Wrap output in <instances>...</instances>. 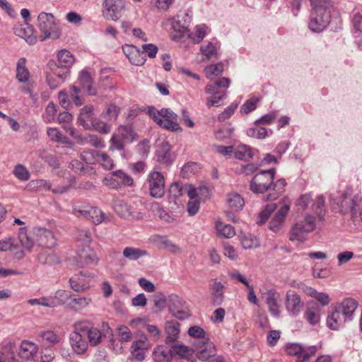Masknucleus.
Returning <instances> with one entry per match:
<instances>
[{"instance_id": "49530a36", "label": "nucleus", "mask_w": 362, "mask_h": 362, "mask_svg": "<svg viewBox=\"0 0 362 362\" xmlns=\"http://www.w3.org/2000/svg\"><path fill=\"white\" fill-rule=\"evenodd\" d=\"M216 229L218 235L226 238H230L235 235V228L230 224H225L222 222H217Z\"/></svg>"}, {"instance_id": "ea45409f", "label": "nucleus", "mask_w": 362, "mask_h": 362, "mask_svg": "<svg viewBox=\"0 0 362 362\" xmlns=\"http://www.w3.org/2000/svg\"><path fill=\"white\" fill-rule=\"evenodd\" d=\"M286 185V182L284 179H279L275 182H273L270 193L267 196L268 200L276 199L284 191V187Z\"/></svg>"}, {"instance_id": "4468645a", "label": "nucleus", "mask_w": 362, "mask_h": 362, "mask_svg": "<svg viewBox=\"0 0 362 362\" xmlns=\"http://www.w3.org/2000/svg\"><path fill=\"white\" fill-rule=\"evenodd\" d=\"M289 209L290 203L284 201L269 223V228L272 231L276 233L280 230Z\"/></svg>"}, {"instance_id": "774afa93", "label": "nucleus", "mask_w": 362, "mask_h": 362, "mask_svg": "<svg viewBox=\"0 0 362 362\" xmlns=\"http://www.w3.org/2000/svg\"><path fill=\"white\" fill-rule=\"evenodd\" d=\"M40 354L37 353L36 358H34V362H51L54 358V353L50 349H45Z\"/></svg>"}, {"instance_id": "338daca9", "label": "nucleus", "mask_w": 362, "mask_h": 362, "mask_svg": "<svg viewBox=\"0 0 362 362\" xmlns=\"http://www.w3.org/2000/svg\"><path fill=\"white\" fill-rule=\"evenodd\" d=\"M98 163L106 170H111L114 167L113 160L106 153H98Z\"/></svg>"}, {"instance_id": "4d7b16f0", "label": "nucleus", "mask_w": 362, "mask_h": 362, "mask_svg": "<svg viewBox=\"0 0 362 362\" xmlns=\"http://www.w3.org/2000/svg\"><path fill=\"white\" fill-rule=\"evenodd\" d=\"M172 28L175 33L171 36L174 40L180 39L187 32V28L185 25H180V21L175 19H173L172 22Z\"/></svg>"}, {"instance_id": "20e7f679", "label": "nucleus", "mask_w": 362, "mask_h": 362, "mask_svg": "<svg viewBox=\"0 0 362 362\" xmlns=\"http://www.w3.org/2000/svg\"><path fill=\"white\" fill-rule=\"evenodd\" d=\"M147 112L149 117L160 127L172 132L182 130V128L177 122V115L170 109L163 108L158 110L151 106L148 107Z\"/></svg>"}, {"instance_id": "f704fd0d", "label": "nucleus", "mask_w": 362, "mask_h": 362, "mask_svg": "<svg viewBox=\"0 0 362 362\" xmlns=\"http://www.w3.org/2000/svg\"><path fill=\"white\" fill-rule=\"evenodd\" d=\"M223 289L224 285L221 282L214 281L213 286L211 287L212 301L214 305H220L223 302Z\"/></svg>"}, {"instance_id": "4c0bfd02", "label": "nucleus", "mask_w": 362, "mask_h": 362, "mask_svg": "<svg viewBox=\"0 0 362 362\" xmlns=\"http://www.w3.org/2000/svg\"><path fill=\"white\" fill-rule=\"evenodd\" d=\"M26 59L21 58L16 66V78L19 82L25 83L28 81L30 72L25 66Z\"/></svg>"}, {"instance_id": "cd10ccee", "label": "nucleus", "mask_w": 362, "mask_h": 362, "mask_svg": "<svg viewBox=\"0 0 362 362\" xmlns=\"http://www.w3.org/2000/svg\"><path fill=\"white\" fill-rule=\"evenodd\" d=\"M206 93L211 95L206 100V105L208 107H219L221 105V102L227 97L226 90L213 89L211 93Z\"/></svg>"}, {"instance_id": "0eeeda50", "label": "nucleus", "mask_w": 362, "mask_h": 362, "mask_svg": "<svg viewBox=\"0 0 362 362\" xmlns=\"http://www.w3.org/2000/svg\"><path fill=\"white\" fill-rule=\"evenodd\" d=\"M149 194L152 197L161 198L165 194V180L158 171H151L146 179Z\"/></svg>"}, {"instance_id": "bb28decb", "label": "nucleus", "mask_w": 362, "mask_h": 362, "mask_svg": "<svg viewBox=\"0 0 362 362\" xmlns=\"http://www.w3.org/2000/svg\"><path fill=\"white\" fill-rule=\"evenodd\" d=\"M172 350L163 345L156 347L153 351V358L155 362H171Z\"/></svg>"}, {"instance_id": "a19ab883", "label": "nucleus", "mask_w": 362, "mask_h": 362, "mask_svg": "<svg viewBox=\"0 0 362 362\" xmlns=\"http://www.w3.org/2000/svg\"><path fill=\"white\" fill-rule=\"evenodd\" d=\"M74 63V57L71 52L66 49H62L57 53V63L60 66L70 68Z\"/></svg>"}, {"instance_id": "6ab92c4d", "label": "nucleus", "mask_w": 362, "mask_h": 362, "mask_svg": "<svg viewBox=\"0 0 362 362\" xmlns=\"http://www.w3.org/2000/svg\"><path fill=\"white\" fill-rule=\"evenodd\" d=\"M74 182L75 177H71L69 185L58 186L52 189H51L50 183L47 182L44 180H32L30 182V185L33 187H45L47 189H51V191L54 194H64L70 189V187L74 185Z\"/></svg>"}, {"instance_id": "09e8293b", "label": "nucleus", "mask_w": 362, "mask_h": 362, "mask_svg": "<svg viewBox=\"0 0 362 362\" xmlns=\"http://www.w3.org/2000/svg\"><path fill=\"white\" fill-rule=\"evenodd\" d=\"M105 214L98 208L88 207V218L95 225H98L105 221Z\"/></svg>"}, {"instance_id": "37998d69", "label": "nucleus", "mask_w": 362, "mask_h": 362, "mask_svg": "<svg viewBox=\"0 0 362 362\" xmlns=\"http://www.w3.org/2000/svg\"><path fill=\"white\" fill-rule=\"evenodd\" d=\"M112 175L117 177L119 188L122 186L132 187L134 185V180L131 175L122 170L112 171Z\"/></svg>"}, {"instance_id": "c9c22d12", "label": "nucleus", "mask_w": 362, "mask_h": 362, "mask_svg": "<svg viewBox=\"0 0 362 362\" xmlns=\"http://www.w3.org/2000/svg\"><path fill=\"white\" fill-rule=\"evenodd\" d=\"M16 347L13 344H8L0 351V362H19L16 358Z\"/></svg>"}, {"instance_id": "5fc2aeb1", "label": "nucleus", "mask_w": 362, "mask_h": 362, "mask_svg": "<svg viewBox=\"0 0 362 362\" xmlns=\"http://www.w3.org/2000/svg\"><path fill=\"white\" fill-rule=\"evenodd\" d=\"M69 284L71 288L76 292L86 291L89 285L83 282L82 279L78 276H73L69 279Z\"/></svg>"}, {"instance_id": "0e129e2a", "label": "nucleus", "mask_w": 362, "mask_h": 362, "mask_svg": "<svg viewBox=\"0 0 362 362\" xmlns=\"http://www.w3.org/2000/svg\"><path fill=\"white\" fill-rule=\"evenodd\" d=\"M14 175L20 180L26 181L30 178V173L26 168L21 165L18 164L14 167L13 170Z\"/></svg>"}, {"instance_id": "ddd939ff", "label": "nucleus", "mask_w": 362, "mask_h": 362, "mask_svg": "<svg viewBox=\"0 0 362 362\" xmlns=\"http://www.w3.org/2000/svg\"><path fill=\"white\" fill-rule=\"evenodd\" d=\"M102 328L103 330L101 331L93 326L86 334L88 339V342L91 346H96L100 344L105 334H112V329L107 322H103Z\"/></svg>"}, {"instance_id": "2eb2a0df", "label": "nucleus", "mask_w": 362, "mask_h": 362, "mask_svg": "<svg viewBox=\"0 0 362 362\" xmlns=\"http://www.w3.org/2000/svg\"><path fill=\"white\" fill-rule=\"evenodd\" d=\"M36 341L43 349H50L61 341V337L52 330H45L37 334Z\"/></svg>"}, {"instance_id": "8fccbe9b", "label": "nucleus", "mask_w": 362, "mask_h": 362, "mask_svg": "<svg viewBox=\"0 0 362 362\" xmlns=\"http://www.w3.org/2000/svg\"><path fill=\"white\" fill-rule=\"evenodd\" d=\"M230 81L228 78L223 77L214 83H209L205 87L206 93H211L213 89L226 90L230 86Z\"/></svg>"}, {"instance_id": "aec40b11", "label": "nucleus", "mask_w": 362, "mask_h": 362, "mask_svg": "<svg viewBox=\"0 0 362 362\" xmlns=\"http://www.w3.org/2000/svg\"><path fill=\"white\" fill-rule=\"evenodd\" d=\"M14 33L17 36L23 38L29 45H35L37 42V37L34 35V28L28 23L25 26L16 27Z\"/></svg>"}, {"instance_id": "a211bd4d", "label": "nucleus", "mask_w": 362, "mask_h": 362, "mask_svg": "<svg viewBox=\"0 0 362 362\" xmlns=\"http://www.w3.org/2000/svg\"><path fill=\"white\" fill-rule=\"evenodd\" d=\"M69 341L73 351L78 355L83 354L88 350L89 344L85 335L71 333Z\"/></svg>"}, {"instance_id": "13d9d810", "label": "nucleus", "mask_w": 362, "mask_h": 362, "mask_svg": "<svg viewBox=\"0 0 362 362\" xmlns=\"http://www.w3.org/2000/svg\"><path fill=\"white\" fill-rule=\"evenodd\" d=\"M47 134L52 141L62 144H66L67 142V138L64 136L57 128H47Z\"/></svg>"}, {"instance_id": "4be33fe9", "label": "nucleus", "mask_w": 362, "mask_h": 362, "mask_svg": "<svg viewBox=\"0 0 362 362\" xmlns=\"http://www.w3.org/2000/svg\"><path fill=\"white\" fill-rule=\"evenodd\" d=\"M188 334L190 337L194 338L192 342L194 346L197 345L203 346L209 340V336L206 334V332L199 326H192L189 327Z\"/></svg>"}, {"instance_id": "de8ad7c7", "label": "nucleus", "mask_w": 362, "mask_h": 362, "mask_svg": "<svg viewBox=\"0 0 362 362\" xmlns=\"http://www.w3.org/2000/svg\"><path fill=\"white\" fill-rule=\"evenodd\" d=\"M146 254L147 252L146 250L132 247H127L123 250L124 257L132 261H136L140 257L146 255Z\"/></svg>"}, {"instance_id": "7c9ffc66", "label": "nucleus", "mask_w": 362, "mask_h": 362, "mask_svg": "<svg viewBox=\"0 0 362 362\" xmlns=\"http://www.w3.org/2000/svg\"><path fill=\"white\" fill-rule=\"evenodd\" d=\"M118 134L124 140L129 142H134L139 138L134 127L132 124L119 125L117 129Z\"/></svg>"}, {"instance_id": "052dcab7", "label": "nucleus", "mask_w": 362, "mask_h": 362, "mask_svg": "<svg viewBox=\"0 0 362 362\" xmlns=\"http://www.w3.org/2000/svg\"><path fill=\"white\" fill-rule=\"evenodd\" d=\"M52 70L54 75L56 76L61 82H64L69 76V69L64 66H60L57 63L52 68Z\"/></svg>"}, {"instance_id": "9b49d317", "label": "nucleus", "mask_w": 362, "mask_h": 362, "mask_svg": "<svg viewBox=\"0 0 362 362\" xmlns=\"http://www.w3.org/2000/svg\"><path fill=\"white\" fill-rule=\"evenodd\" d=\"M303 302L300 296L294 291L289 290L285 297V307L288 313L293 316H297L303 308Z\"/></svg>"}, {"instance_id": "c03bdc74", "label": "nucleus", "mask_w": 362, "mask_h": 362, "mask_svg": "<svg viewBox=\"0 0 362 362\" xmlns=\"http://www.w3.org/2000/svg\"><path fill=\"white\" fill-rule=\"evenodd\" d=\"M233 153L235 158L241 160H247L253 156L251 148L244 144L237 146Z\"/></svg>"}, {"instance_id": "423d86ee", "label": "nucleus", "mask_w": 362, "mask_h": 362, "mask_svg": "<svg viewBox=\"0 0 362 362\" xmlns=\"http://www.w3.org/2000/svg\"><path fill=\"white\" fill-rule=\"evenodd\" d=\"M275 174V168L261 170L256 173L250 181V190L255 194H263L267 191H270Z\"/></svg>"}, {"instance_id": "c85d7f7f", "label": "nucleus", "mask_w": 362, "mask_h": 362, "mask_svg": "<svg viewBox=\"0 0 362 362\" xmlns=\"http://www.w3.org/2000/svg\"><path fill=\"white\" fill-rule=\"evenodd\" d=\"M348 319L339 310L335 308L334 311L327 317V325L333 330L339 329Z\"/></svg>"}, {"instance_id": "1a4fd4ad", "label": "nucleus", "mask_w": 362, "mask_h": 362, "mask_svg": "<svg viewBox=\"0 0 362 362\" xmlns=\"http://www.w3.org/2000/svg\"><path fill=\"white\" fill-rule=\"evenodd\" d=\"M170 313L179 320L187 319L189 315V310L186 303L175 294H171L168 298Z\"/></svg>"}, {"instance_id": "603ef678", "label": "nucleus", "mask_w": 362, "mask_h": 362, "mask_svg": "<svg viewBox=\"0 0 362 362\" xmlns=\"http://www.w3.org/2000/svg\"><path fill=\"white\" fill-rule=\"evenodd\" d=\"M172 354L173 353L183 358H189L192 355V349L182 344H175L171 346Z\"/></svg>"}, {"instance_id": "f257e3e1", "label": "nucleus", "mask_w": 362, "mask_h": 362, "mask_svg": "<svg viewBox=\"0 0 362 362\" xmlns=\"http://www.w3.org/2000/svg\"><path fill=\"white\" fill-rule=\"evenodd\" d=\"M35 240L31 237L25 226L19 228L18 238L21 246L27 251L30 252L35 242L39 245L52 248L56 245V238L52 230L42 227H35L33 229Z\"/></svg>"}, {"instance_id": "6e6d98bb", "label": "nucleus", "mask_w": 362, "mask_h": 362, "mask_svg": "<svg viewBox=\"0 0 362 362\" xmlns=\"http://www.w3.org/2000/svg\"><path fill=\"white\" fill-rule=\"evenodd\" d=\"M92 327L91 322L88 320L78 321L74 324V331L71 333L86 335Z\"/></svg>"}, {"instance_id": "3c124183", "label": "nucleus", "mask_w": 362, "mask_h": 362, "mask_svg": "<svg viewBox=\"0 0 362 362\" xmlns=\"http://www.w3.org/2000/svg\"><path fill=\"white\" fill-rule=\"evenodd\" d=\"M91 129H94L100 134H106L111 131V125L99 119L95 118L92 120Z\"/></svg>"}, {"instance_id": "69168bd1", "label": "nucleus", "mask_w": 362, "mask_h": 362, "mask_svg": "<svg viewBox=\"0 0 362 362\" xmlns=\"http://www.w3.org/2000/svg\"><path fill=\"white\" fill-rule=\"evenodd\" d=\"M223 71V64L218 63L211 64L205 68L206 76L209 78H211L214 76H218Z\"/></svg>"}, {"instance_id": "f03ea898", "label": "nucleus", "mask_w": 362, "mask_h": 362, "mask_svg": "<svg viewBox=\"0 0 362 362\" xmlns=\"http://www.w3.org/2000/svg\"><path fill=\"white\" fill-rule=\"evenodd\" d=\"M312 11L308 27L314 33H320L329 25L332 5L330 0H310Z\"/></svg>"}, {"instance_id": "a878e982", "label": "nucleus", "mask_w": 362, "mask_h": 362, "mask_svg": "<svg viewBox=\"0 0 362 362\" xmlns=\"http://www.w3.org/2000/svg\"><path fill=\"white\" fill-rule=\"evenodd\" d=\"M357 308V303L353 298H346L342 303L336 307L340 313L346 317L348 320H352V315Z\"/></svg>"}, {"instance_id": "39448f33", "label": "nucleus", "mask_w": 362, "mask_h": 362, "mask_svg": "<svg viewBox=\"0 0 362 362\" xmlns=\"http://www.w3.org/2000/svg\"><path fill=\"white\" fill-rule=\"evenodd\" d=\"M37 25L42 33L40 36L41 41L49 37L57 39L61 36L59 21L50 13H39Z\"/></svg>"}, {"instance_id": "dca6fc26", "label": "nucleus", "mask_w": 362, "mask_h": 362, "mask_svg": "<svg viewBox=\"0 0 362 362\" xmlns=\"http://www.w3.org/2000/svg\"><path fill=\"white\" fill-rule=\"evenodd\" d=\"M38 351V346L30 341H23L19 346L18 356L23 360L32 361L36 358Z\"/></svg>"}, {"instance_id": "9d476101", "label": "nucleus", "mask_w": 362, "mask_h": 362, "mask_svg": "<svg viewBox=\"0 0 362 362\" xmlns=\"http://www.w3.org/2000/svg\"><path fill=\"white\" fill-rule=\"evenodd\" d=\"M315 228V218L311 215H306L302 221L297 222L291 230V240H298L304 233L312 232Z\"/></svg>"}, {"instance_id": "7ed1b4c3", "label": "nucleus", "mask_w": 362, "mask_h": 362, "mask_svg": "<svg viewBox=\"0 0 362 362\" xmlns=\"http://www.w3.org/2000/svg\"><path fill=\"white\" fill-rule=\"evenodd\" d=\"M362 199L358 195L352 196L351 190L347 189L343 192H338L331 197V204L333 210L341 214L351 213L356 216Z\"/></svg>"}, {"instance_id": "58836bf2", "label": "nucleus", "mask_w": 362, "mask_h": 362, "mask_svg": "<svg viewBox=\"0 0 362 362\" xmlns=\"http://www.w3.org/2000/svg\"><path fill=\"white\" fill-rule=\"evenodd\" d=\"M90 303V298L86 297H76V295L72 294L71 298L67 303L69 308L74 310H80L86 308Z\"/></svg>"}, {"instance_id": "393cba45", "label": "nucleus", "mask_w": 362, "mask_h": 362, "mask_svg": "<svg viewBox=\"0 0 362 362\" xmlns=\"http://www.w3.org/2000/svg\"><path fill=\"white\" fill-rule=\"evenodd\" d=\"M220 47L218 42H207L202 45L200 52L207 59H216L218 58V49Z\"/></svg>"}, {"instance_id": "b1692460", "label": "nucleus", "mask_w": 362, "mask_h": 362, "mask_svg": "<svg viewBox=\"0 0 362 362\" xmlns=\"http://www.w3.org/2000/svg\"><path fill=\"white\" fill-rule=\"evenodd\" d=\"M77 256L79 259V267L97 262L95 253L90 249L89 245H85L81 250H79Z\"/></svg>"}, {"instance_id": "473e14b6", "label": "nucleus", "mask_w": 362, "mask_h": 362, "mask_svg": "<svg viewBox=\"0 0 362 362\" xmlns=\"http://www.w3.org/2000/svg\"><path fill=\"white\" fill-rule=\"evenodd\" d=\"M79 83L83 89L86 90L89 95H95L97 90L93 86V80L88 72L82 71L78 77Z\"/></svg>"}, {"instance_id": "e2e57ef3", "label": "nucleus", "mask_w": 362, "mask_h": 362, "mask_svg": "<svg viewBox=\"0 0 362 362\" xmlns=\"http://www.w3.org/2000/svg\"><path fill=\"white\" fill-rule=\"evenodd\" d=\"M98 153L100 152L97 151H84L81 154V158L86 164H94L98 162Z\"/></svg>"}, {"instance_id": "680f3d73", "label": "nucleus", "mask_w": 362, "mask_h": 362, "mask_svg": "<svg viewBox=\"0 0 362 362\" xmlns=\"http://www.w3.org/2000/svg\"><path fill=\"white\" fill-rule=\"evenodd\" d=\"M124 140L119 135L113 134L110 139V151H122L124 148Z\"/></svg>"}, {"instance_id": "5701e85b", "label": "nucleus", "mask_w": 362, "mask_h": 362, "mask_svg": "<svg viewBox=\"0 0 362 362\" xmlns=\"http://www.w3.org/2000/svg\"><path fill=\"white\" fill-rule=\"evenodd\" d=\"M168 142H163L157 151L158 161L161 163L171 164L174 160V155L170 151Z\"/></svg>"}, {"instance_id": "864d4df0", "label": "nucleus", "mask_w": 362, "mask_h": 362, "mask_svg": "<svg viewBox=\"0 0 362 362\" xmlns=\"http://www.w3.org/2000/svg\"><path fill=\"white\" fill-rule=\"evenodd\" d=\"M38 261L43 264H54L59 262V257L53 252H43L38 255Z\"/></svg>"}, {"instance_id": "412c9836", "label": "nucleus", "mask_w": 362, "mask_h": 362, "mask_svg": "<svg viewBox=\"0 0 362 362\" xmlns=\"http://www.w3.org/2000/svg\"><path fill=\"white\" fill-rule=\"evenodd\" d=\"M93 105H86L80 110L79 115L78 117V123L81 125L85 129L90 130L92 120L95 118L93 117Z\"/></svg>"}, {"instance_id": "f3484780", "label": "nucleus", "mask_w": 362, "mask_h": 362, "mask_svg": "<svg viewBox=\"0 0 362 362\" xmlns=\"http://www.w3.org/2000/svg\"><path fill=\"white\" fill-rule=\"evenodd\" d=\"M263 298L268 305L269 312L273 315L278 317L280 313L279 293L274 289H269L263 294Z\"/></svg>"}, {"instance_id": "6e6552de", "label": "nucleus", "mask_w": 362, "mask_h": 362, "mask_svg": "<svg viewBox=\"0 0 362 362\" xmlns=\"http://www.w3.org/2000/svg\"><path fill=\"white\" fill-rule=\"evenodd\" d=\"M124 0H104L103 15L106 20L117 21L124 9Z\"/></svg>"}, {"instance_id": "f8f14e48", "label": "nucleus", "mask_w": 362, "mask_h": 362, "mask_svg": "<svg viewBox=\"0 0 362 362\" xmlns=\"http://www.w3.org/2000/svg\"><path fill=\"white\" fill-rule=\"evenodd\" d=\"M316 351L315 346L304 349L301 345L292 344L286 347V352L297 357V362H307Z\"/></svg>"}, {"instance_id": "79ce46f5", "label": "nucleus", "mask_w": 362, "mask_h": 362, "mask_svg": "<svg viewBox=\"0 0 362 362\" xmlns=\"http://www.w3.org/2000/svg\"><path fill=\"white\" fill-rule=\"evenodd\" d=\"M227 204L231 209L238 211L243 207L245 202L239 194L230 192L227 196Z\"/></svg>"}, {"instance_id": "e433bc0d", "label": "nucleus", "mask_w": 362, "mask_h": 362, "mask_svg": "<svg viewBox=\"0 0 362 362\" xmlns=\"http://www.w3.org/2000/svg\"><path fill=\"white\" fill-rule=\"evenodd\" d=\"M305 293L307 296L316 299L322 306H327L330 302V298L327 293L318 292L312 287H307L305 289Z\"/></svg>"}, {"instance_id": "bf43d9fd", "label": "nucleus", "mask_w": 362, "mask_h": 362, "mask_svg": "<svg viewBox=\"0 0 362 362\" xmlns=\"http://www.w3.org/2000/svg\"><path fill=\"white\" fill-rule=\"evenodd\" d=\"M71 293L65 290H58L55 292L54 296H52L55 299L56 307L58 305L67 303V300L71 298Z\"/></svg>"}, {"instance_id": "c756f323", "label": "nucleus", "mask_w": 362, "mask_h": 362, "mask_svg": "<svg viewBox=\"0 0 362 362\" xmlns=\"http://www.w3.org/2000/svg\"><path fill=\"white\" fill-rule=\"evenodd\" d=\"M307 320L313 325L317 324L320 320V308L314 301L308 302V307L305 313Z\"/></svg>"}, {"instance_id": "2f4dec72", "label": "nucleus", "mask_w": 362, "mask_h": 362, "mask_svg": "<svg viewBox=\"0 0 362 362\" xmlns=\"http://www.w3.org/2000/svg\"><path fill=\"white\" fill-rule=\"evenodd\" d=\"M197 354L198 358L202 361L208 360L210 357L214 355L215 349L213 344L208 340L204 345H197L194 346Z\"/></svg>"}, {"instance_id": "72a5a7b5", "label": "nucleus", "mask_w": 362, "mask_h": 362, "mask_svg": "<svg viewBox=\"0 0 362 362\" xmlns=\"http://www.w3.org/2000/svg\"><path fill=\"white\" fill-rule=\"evenodd\" d=\"M165 332L167 334L165 343L169 344L170 343L175 342L179 336L180 323L176 321L168 322Z\"/></svg>"}, {"instance_id": "a18cd8bd", "label": "nucleus", "mask_w": 362, "mask_h": 362, "mask_svg": "<svg viewBox=\"0 0 362 362\" xmlns=\"http://www.w3.org/2000/svg\"><path fill=\"white\" fill-rule=\"evenodd\" d=\"M120 109L114 104H110L102 112L101 116L103 118L110 122H115L117 121Z\"/></svg>"}]
</instances>
